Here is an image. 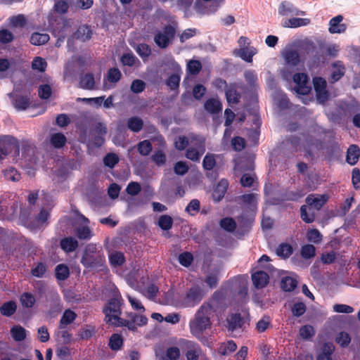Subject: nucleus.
Listing matches in <instances>:
<instances>
[{
	"instance_id": "1",
	"label": "nucleus",
	"mask_w": 360,
	"mask_h": 360,
	"mask_svg": "<svg viewBox=\"0 0 360 360\" xmlns=\"http://www.w3.org/2000/svg\"><path fill=\"white\" fill-rule=\"evenodd\" d=\"M79 141L82 143H87L94 147L99 148L105 143L104 136L107 134V128L102 122H97L92 127L89 131L84 127L79 126Z\"/></svg>"
},
{
	"instance_id": "2",
	"label": "nucleus",
	"mask_w": 360,
	"mask_h": 360,
	"mask_svg": "<svg viewBox=\"0 0 360 360\" xmlns=\"http://www.w3.org/2000/svg\"><path fill=\"white\" fill-rule=\"evenodd\" d=\"M105 262V256L101 249L93 243L86 245L81 259V263L84 267L98 268L103 266Z\"/></svg>"
},
{
	"instance_id": "3",
	"label": "nucleus",
	"mask_w": 360,
	"mask_h": 360,
	"mask_svg": "<svg viewBox=\"0 0 360 360\" xmlns=\"http://www.w3.org/2000/svg\"><path fill=\"white\" fill-rule=\"evenodd\" d=\"M205 307H200L195 314V317L189 323L191 333L195 338L200 337L204 331L211 328L212 316L209 312L205 313Z\"/></svg>"
},
{
	"instance_id": "4",
	"label": "nucleus",
	"mask_w": 360,
	"mask_h": 360,
	"mask_svg": "<svg viewBox=\"0 0 360 360\" xmlns=\"http://www.w3.org/2000/svg\"><path fill=\"white\" fill-rule=\"evenodd\" d=\"M71 28L70 20L61 15L50 14L48 17V30L59 40H65Z\"/></svg>"
},
{
	"instance_id": "5",
	"label": "nucleus",
	"mask_w": 360,
	"mask_h": 360,
	"mask_svg": "<svg viewBox=\"0 0 360 360\" xmlns=\"http://www.w3.org/2000/svg\"><path fill=\"white\" fill-rule=\"evenodd\" d=\"M121 305V299L118 297H112L108 300L107 304L103 309L106 323L117 327V323L121 322L122 319L120 317Z\"/></svg>"
},
{
	"instance_id": "6",
	"label": "nucleus",
	"mask_w": 360,
	"mask_h": 360,
	"mask_svg": "<svg viewBox=\"0 0 360 360\" xmlns=\"http://www.w3.org/2000/svg\"><path fill=\"white\" fill-rule=\"evenodd\" d=\"M201 307H205V313L209 312L212 316L220 314L226 307L225 293L220 290L215 291L210 300Z\"/></svg>"
},
{
	"instance_id": "7",
	"label": "nucleus",
	"mask_w": 360,
	"mask_h": 360,
	"mask_svg": "<svg viewBox=\"0 0 360 360\" xmlns=\"http://www.w3.org/2000/svg\"><path fill=\"white\" fill-rule=\"evenodd\" d=\"M20 145L14 136L6 135L0 136V160H3L10 153L19 155Z\"/></svg>"
},
{
	"instance_id": "8",
	"label": "nucleus",
	"mask_w": 360,
	"mask_h": 360,
	"mask_svg": "<svg viewBox=\"0 0 360 360\" xmlns=\"http://www.w3.org/2000/svg\"><path fill=\"white\" fill-rule=\"evenodd\" d=\"M191 141L195 142L199 150L190 147L186 150V158L193 161L199 162L205 151V139L201 136L193 134L190 136Z\"/></svg>"
},
{
	"instance_id": "9",
	"label": "nucleus",
	"mask_w": 360,
	"mask_h": 360,
	"mask_svg": "<svg viewBox=\"0 0 360 360\" xmlns=\"http://www.w3.org/2000/svg\"><path fill=\"white\" fill-rule=\"evenodd\" d=\"M305 192L303 188H296L290 190L286 188L282 191L277 197L274 198L275 205H281L286 201L297 202L304 196Z\"/></svg>"
},
{
	"instance_id": "10",
	"label": "nucleus",
	"mask_w": 360,
	"mask_h": 360,
	"mask_svg": "<svg viewBox=\"0 0 360 360\" xmlns=\"http://www.w3.org/2000/svg\"><path fill=\"white\" fill-rule=\"evenodd\" d=\"M176 34V29L171 25L164 27L163 32H158L154 36L155 44L161 49L167 48L170 41L174 38Z\"/></svg>"
},
{
	"instance_id": "11",
	"label": "nucleus",
	"mask_w": 360,
	"mask_h": 360,
	"mask_svg": "<svg viewBox=\"0 0 360 360\" xmlns=\"http://www.w3.org/2000/svg\"><path fill=\"white\" fill-rule=\"evenodd\" d=\"M129 319H122L120 323H117V327L125 326L129 330H134L138 326H143L148 322V319L143 315H139L136 313H130Z\"/></svg>"
},
{
	"instance_id": "12",
	"label": "nucleus",
	"mask_w": 360,
	"mask_h": 360,
	"mask_svg": "<svg viewBox=\"0 0 360 360\" xmlns=\"http://www.w3.org/2000/svg\"><path fill=\"white\" fill-rule=\"evenodd\" d=\"M203 292L199 286L191 288L186 292L184 297L186 307H193L200 302L203 298Z\"/></svg>"
},
{
	"instance_id": "13",
	"label": "nucleus",
	"mask_w": 360,
	"mask_h": 360,
	"mask_svg": "<svg viewBox=\"0 0 360 360\" xmlns=\"http://www.w3.org/2000/svg\"><path fill=\"white\" fill-rule=\"evenodd\" d=\"M309 78L305 73H295L293 75V82L297 84L295 91L301 95H307L310 92L311 88L307 86Z\"/></svg>"
},
{
	"instance_id": "14",
	"label": "nucleus",
	"mask_w": 360,
	"mask_h": 360,
	"mask_svg": "<svg viewBox=\"0 0 360 360\" xmlns=\"http://www.w3.org/2000/svg\"><path fill=\"white\" fill-rule=\"evenodd\" d=\"M313 84L317 100L321 103L326 101L328 98L326 81L322 77H315Z\"/></svg>"
},
{
	"instance_id": "15",
	"label": "nucleus",
	"mask_w": 360,
	"mask_h": 360,
	"mask_svg": "<svg viewBox=\"0 0 360 360\" xmlns=\"http://www.w3.org/2000/svg\"><path fill=\"white\" fill-rule=\"evenodd\" d=\"M328 200V196L326 194H309L305 199L306 203L316 210H320Z\"/></svg>"
},
{
	"instance_id": "16",
	"label": "nucleus",
	"mask_w": 360,
	"mask_h": 360,
	"mask_svg": "<svg viewBox=\"0 0 360 360\" xmlns=\"http://www.w3.org/2000/svg\"><path fill=\"white\" fill-rule=\"evenodd\" d=\"M244 324V319L240 313L229 314L226 318V328L229 331L240 329Z\"/></svg>"
},
{
	"instance_id": "17",
	"label": "nucleus",
	"mask_w": 360,
	"mask_h": 360,
	"mask_svg": "<svg viewBox=\"0 0 360 360\" xmlns=\"http://www.w3.org/2000/svg\"><path fill=\"white\" fill-rule=\"evenodd\" d=\"M343 17L341 15H336L329 21L328 31L331 34H341L345 32L347 25L341 23Z\"/></svg>"
},
{
	"instance_id": "18",
	"label": "nucleus",
	"mask_w": 360,
	"mask_h": 360,
	"mask_svg": "<svg viewBox=\"0 0 360 360\" xmlns=\"http://www.w3.org/2000/svg\"><path fill=\"white\" fill-rule=\"evenodd\" d=\"M278 13L281 15H304V12L300 11L293 4L288 1H283L278 7Z\"/></svg>"
},
{
	"instance_id": "19",
	"label": "nucleus",
	"mask_w": 360,
	"mask_h": 360,
	"mask_svg": "<svg viewBox=\"0 0 360 360\" xmlns=\"http://www.w3.org/2000/svg\"><path fill=\"white\" fill-rule=\"evenodd\" d=\"M252 280L257 289H262L268 284L269 276L265 271H258L252 274Z\"/></svg>"
},
{
	"instance_id": "20",
	"label": "nucleus",
	"mask_w": 360,
	"mask_h": 360,
	"mask_svg": "<svg viewBox=\"0 0 360 360\" xmlns=\"http://www.w3.org/2000/svg\"><path fill=\"white\" fill-rule=\"evenodd\" d=\"M229 187V181L226 179H222L217 184L212 193V197L217 202L220 201L225 195Z\"/></svg>"
},
{
	"instance_id": "21",
	"label": "nucleus",
	"mask_w": 360,
	"mask_h": 360,
	"mask_svg": "<svg viewBox=\"0 0 360 360\" xmlns=\"http://www.w3.org/2000/svg\"><path fill=\"white\" fill-rule=\"evenodd\" d=\"M333 71L330 75V82L335 83L339 81L345 74V67L342 61H336L333 63Z\"/></svg>"
},
{
	"instance_id": "22",
	"label": "nucleus",
	"mask_w": 360,
	"mask_h": 360,
	"mask_svg": "<svg viewBox=\"0 0 360 360\" xmlns=\"http://www.w3.org/2000/svg\"><path fill=\"white\" fill-rule=\"evenodd\" d=\"M334 351L335 346L332 342H325L316 356V360H333L332 356Z\"/></svg>"
},
{
	"instance_id": "23",
	"label": "nucleus",
	"mask_w": 360,
	"mask_h": 360,
	"mask_svg": "<svg viewBox=\"0 0 360 360\" xmlns=\"http://www.w3.org/2000/svg\"><path fill=\"white\" fill-rule=\"evenodd\" d=\"M79 87L83 89L93 90L96 89L94 75L91 72L86 73L80 77Z\"/></svg>"
},
{
	"instance_id": "24",
	"label": "nucleus",
	"mask_w": 360,
	"mask_h": 360,
	"mask_svg": "<svg viewBox=\"0 0 360 360\" xmlns=\"http://www.w3.org/2000/svg\"><path fill=\"white\" fill-rule=\"evenodd\" d=\"M77 317V314L70 309H65L60 318L58 324L60 330L65 329L66 326L71 324Z\"/></svg>"
},
{
	"instance_id": "25",
	"label": "nucleus",
	"mask_w": 360,
	"mask_h": 360,
	"mask_svg": "<svg viewBox=\"0 0 360 360\" xmlns=\"http://www.w3.org/2000/svg\"><path fill=\"white\" fill-rule=\"evenodd\" d=\"M13 104L18 110H25L30 105V98L27 95L16 94L13 99Z\"/></svg>"
},
{
	"instance_id": "26",
	"label": "nucleus",
	"mask_w": 360,
	"mask_h": 360,
	"mask_svg": "<svg viewBox=\"0 0 360 360\" xmlns=\"http://www.w3.org/2000/svg\"><path fill=\"white\" fill-rule=\"evenodd\" d=\"M360 149L357 145L349 146L347 151L346 162L350 165H354L359 161Z\"/></svg>"
},
{
	"instance_id": "27",
	"label": "nucleus",
	"mask_w": 360,
	"mask_h": 360,
	"mask_svg": "<svg viewBox=\"0 0 360 360\" xmlns=\"http://www.w3.org/2000/svg\"><path fill=\"white\" fill-rule=\"evenodd\" d=\"M60 248L65 252H74L78 248V241L72 236L65 237L60 240Z\"/></svg>"
},
{
	"instance_id": "28",
	"label": "nucleus",
	"mask_w": 360,
	"mask_h": 360,
	"mask_svg": "<svg viewBox=\"0 0 360 360\" xmlns=\"http://www.w3.org/2000/svg\"><path fill=\"white\" fill-rule=\"evenodd\" d=\"M204 107L205 110L211 114H217L222 110L221 103L213 98L207 99L204 104Z\"/></svg>"
},
{
	"instance_id": "29",
	"label": "nucleus",
	"mask_w": 360,
	"mask_h": 360,
	"mask_svg": "<svg viewBox=\"0 0 360 360\" xmlns=\"http://www.w3.org/2000/svg\"><path fill=\"white\" fill-rule=\"evenodd\" d=\"M124 345V339L119 333H113L110 335L108 342V347L112 351L120 350Z\"/></svg>"
},
{
	"instance_id": "30",
	"label": "nucleus",
	"mask_w": 360,
	"mask_h": 360,
	"mask_svg": "<svg viewBox=\"0 0 360 360\" xmlns=\"http://www.w3.org/2000/svg\"><path fill=\"white\" fill-rule=\"evenodd\" d=\"M285 63L292 67L298 65L300 63V56L295 50H288L284 54Z\"/></svg>"
},
{
	"instance_id": "31",
	"label": "nucleus",
	"mask_w": 360,
	"mask_h": 360,
	"mask_svg": "<svg viewBox=\"0 0 360 360\" xmlns=\"http://www.w3.org/2000/svg\"><path fill=\"white\" fill-rule=\"evenodd\" d=\"M92 32L88 25H82L74 33L75 38L86 41L91 38Z\"/></svg>"
},
{
	"instance_id": "32",
	"label": "nucleus",
	"mask_w": 360,
	"mask_h": 360,
	"mask_svg": "<svg viewBox=\"0 0 360 360\" xmlns=\"http://www.w3.org/2000/svg\"><path fill=\"white\" fill-rule=\"evenodd\" d=\"M237 349V345L233 340H229L222 342L217 349V352L222 356H227L235 352Z\"/></svg>"
},
{
	"instance_id": "33",
	"label": "nucleus",
	"mask_w": 360,
	"mask_h": 360,
	"mask_svg": "<svg viewBox=\"0 0 360 360\" xmlns=\"http://www.w3.org/2000/svg\"><path fill=\"white\" fill-rule=\"evenodd\" d=\"M10 333L13 339L16 342L24 340L27 336L26 330L20 325H15L11 327Z\"/></svg>"
},
{
	"instance_id": "34",
	"label": "nucleus",
	"mask_w": 360,
	"mask_h": 360,
	"mask_svg": "<svg viewBox=\"0 0 360 360\" xmlns=\"http://www.w3.org/2000/svg\"><path fill=\"white\" fill-rule=\"evenodd\" d=\"M326 155L328 160H338L340 156V148L338 142L330 143L326 148Z\"/></svg>"
},
{
	"instance_id": "35",
	"label": "nucleus",
	"mask_w": 360,
	"mask_h": 360,
	"mask_svg": "<svg viewBox=\"0 0 360 360\" xmlns=\"http://www.w3.org/2000/svg\"><path fill=\"white\" fill-rule=\"evenodd\" d=\"M188 347L191 349L186 354L187 360H198L201 352V349L198 344L190 341L188 342Z\"/></svg>"
},
{
	"instance_id": "36",
	"label": "nucleus",
	"mask_w": 360,
	"mask_h": 360,
	"mask_svg": "<svg viewBox=\"0 0 360 360\" xmlns=\"http://www.w3.org/2000/svg\"><path fill=\"white\" fill-rule=\"evenodd\" d=\"M49 39V35L46 33L34 32L31 35L30 41L33 45L40 46L47 43Z\"/></svg>"
},
{
	"instance_id": "37",
	"label": "nucleus",
	"mask_w": 360,
	"mask_h": 360,
	"mask_svg": "<svg viewBox=\"0 0 360 360\" xmlns=\"http://www.w3.org/2000/svg\"><path fill=\"white\" fill-rule=\"evenodd\" d=\"M67 141L65 136L63 133H55L51 136L50 143L55 148H63Z\"/></svg>"
},
{
	"instance_id": "38",
	"label": "nucleus",
	"mask_w": 360,
	"mask_h": 360,
	"mask_svg": "<svg viewBox=\"0 0 360 360\" xmlns=\"http://www.w3.org/2000/svg\"><path fill=\"white\" fill-rule=\"evenodd\" d=\"M55 276L58 281H65L70 276V269L66 264H60L56 266Z\"/></svg>"
},
{
	"instance_id": "39",
	"label": "nucleus",
	"mask_w": 360,
	"mask_h": 360,
	"mask_svg": "<svg viewBox=\"0 0 360 360\" xmlns=\"http://www.w3.org/2000/svg\"><path fill=\"white\" fill-rule=\"evenodd\" d=\"M143 127V120L138 117H131L127 120V127L133 132H139Z\"/></svg>"
},
{
	"instance_id": "40",
	"label": "nucleus",
	"mask_w": 360,
	"mask_h": 360,
	"mask_svg": "<svg viewBox=\"0 0 360 360\" xmlns=\"http://www.w3.org/2000/svg\"><path fill=\"white\" fill-rule=\"evenodd\" d=\"M297 280L290 276L283 278L281 281V288L285 292H291L294 290L297 287Z\"/></svg>"
},
{
	"instance_id": "41",
	"label": "nucleus",
	"mask_w": 360,
	"mask_h": 360,
	"mask_svg": "<svg viewBox=\"0 0 360 360\" xmlns=\"http://www.w3.org/2000/svg\"><path fill=\"white\" fill-rule=\"evenodd\" d=\"M109 262L113 266H120L125 262V257L122 252L115 251L109 255Z\"/></svg>"
},
{
	"instance_id": "42",
	"label": "nucleus",
	"mask_w": 360,
	"mask_h": 360,
	"mask_svg": "<svg viewBox=\"0 0 360 360\" xmlns=\"http://www.w3.org/2000/svg\"><path fill=\"white\" fill-rule=\"evenodd\" d=\"M309 22V18H292L285 22V27L295 28L307 25Z\"/></svg>"
},
{
	"instance_id": "43",
	"label": "nucleus",
	"mask_w": 360,
	"mask_h": 360,
	"mask_svg": "<svg viewBox=\"0 0 360 360\" xmlns=\"http://www.w3.org/2000/svg\"><path fill=\"white\" fill-rule=\"evenodd\" d=\"M16 304L13 301H9L4 303L0 307V313L6 316H11L16 311Z\"/></svg>"
},
{
	"instance_id": "44",
	"label": "nucleus",
	"mask_w": 360,
	"mask_h": 360,
	"mask_svg": "<svg viewBox=\"0 0 360 360\" xmlns=\"http://www.w3.org/2000/svg\"><path fill=\"white\" fill-rule=\"evenodd\" d=\"M226 97L228 103L237 104L241 98L240 94L234 87H229L226 90Z\"/></svg>"
},
{
	"instance_id": "45",
	"label": "nucleus",
	"mask_w": 360,
	"mask_h": 360,
	"mask_svg": "<svg viewBox=\"0 0 360 360\" xmlns=\"http://www.w3.org/2000/svg\"><path fill=\"white\" fill-rule=\"evenodd\" d=\"M120 61L124 66L128 67H133L136 63L140 64L139 60L132 53H124L120 58Z\"/></svg>"
},
{
	"instance_id": "46",
	"label": "nucleus",
	"mask_w": 360,
	"mask_h": 360,
	"mask_svg": "<svg viewBox=\"0 0 360 360\" xmlns=\"http://www.w3.org/2000/svg\"><path fill=\"white\" fill-rule=\"evenodd\" d=\"M20 302L22 307L25 308H32L34 305L36 300L31 292H23L20 295Z\"/></svg>"
},
{
	"instance_id": "47",
	"label": "nucleus",
	"mask_w": 360,
	"mask_h": 360,
	"mask_svg": "<svg viewBox=\"0 0 360 360\" xmlns=\"http://www.w3.org/2000/svg\"><path fill=\"white\" fill-rule=\"evenodd\" d=\"M173 223L174 221L172 217L168 214H163L160 217L158 225L161 229L168 231L172 229Z\"/></svg>"
},
{
	"instance_id": "48",
	"label": "nucleus",
	"mask_w": 360,
	"mask_h": 360,
	"mask_svg": "<svg viewBox=\"0 0 360 360\" xmlns=\"http://www.w3.org/2000/svg\"><path fill=\"white\" fill-rule=\"evenodd\" d=\"M219 225L224 230L230 233L233 232L237 226L235 220L231 217L221 219L219 221Z\"/></svg>"
},
{
	"instance_id": "49",
	"label": "nucleus",
	"mask_w": 360,
	"mask_h": 360,
	"mask_svg": "<svg viewBox=\"0 0 360 360\" xmlns=\"http://www.w3.org/2000/svg\"><path fill=\"white\" fill-rule=\"evenodd\" d=\"M136 148L139 154L143 156L148 155L153 150V146L149 140L140 141Z\"/></svg>"
},
{
	"instance_id": "50",
	"label": "nucleus",
	"mask_w": 360,
	"mask_h": 360,
	"mask_svg": "<svg viewBox=\"0 0 360 360\" xmlns=\"http://www.w3.org/2000/svg\"><path fill=\"white\" fill-rule=\"evenodd\" d=\"M76 235L81 240H89L91 236V231L87 226H79L76 229Z\"/></svg>"
},
{
	"instance_id": "51",
	"label": "nucleus",
	"mask_w": 360,
	"mask_h": 360,
	"mask_svg": "<svg viewBox=\"0 0 360 360\" xmlns=\"http://www.w3.org/2000/svg\"><path fill=\"white\" fill-rule=\"evenodd\" d=\"M47 271V265L44 262H38L31 269V274L37 278H42Z\"/></svg>"
},
{
	"instance_id": "52",
	"label": "nucleus",
	"mask_w": 360,
	"mask_h": 360,
	"mask_svg": "<svg viewBox=\"0 0 360 360\" xmlns=\"http://www.w3.org/2000/svg\"><path fill=\"white\" fill-rule=\"evenodd\" d=\"M181 77L178 73H173L169 76L165 83L172 90H176L179 89L180 84Z\"/></svg>"
},
{
	"instance_id": "53",
	"label": "nucleus",
	"mask_w": 360,
	"mask_h": 360,
	"mask_svg": "<svg viewBox=\"0 0 360 360\" xmlns=\"http://www.w3.org/2000/svg\"><path fill=\"white\" fill-rule=\"evenodd\" d=\"M178 261L184 267H188L193 261V255L190 252H184L178 257Z\"/></svg>"
},
{
	"instance_id": "54",
	"label": "nucleus",
	"mask_w": 360,
	"mask_h": 360,
	"mask_svg": "<svg viewBox=\"0 0 360 360\" xmlns=\"http://www.w3.org/2000/svg\"><path fill=\"white\" fill-rule=\"evenodd\" d=\"M335 342L340 347H347L351 342V337L347 332L342 331L337 335Z\"/></svg>"
},
{
	"instance_id": "55",
	"label": "nucleus",
	"mask_w": 360,
	"mask_h": 360,
	"mask_svg": "<svg viewBox=\"0 0 360 360\" xmlns=\"http://www.w3.org/2000/svg\"><path fill=\"white\" fill-rule=\"evenodd\" d=\"M292 248L288 243H281L276 250V253L278 256L284 258L289 257L292 254Z\"/></svg>"
},
{
	"instance_id": "56",
	"label": "nucleus",
	"mask_w": 360,
	"mask_h": 360,
	"mask_svg": "<svg viewBox=\"0 0 360 360\" xmlns=\"http://www.w3.org/2000/svg\"><path fill=\"white\" fill-rule=\"evenodd\" d=\"M180 356V350L177 347H169L165 354L162 356L163 360H177Z\"/></svg>"
},
{
	"instance_id": "57",
	"label": "nucleus",
	"mask_w": 360,
	"mask_h": 360,
	"mask_svg": "<svg viewBox=\"0 0 360 360\" xmlns=\"http://www.w3.org/2000/svg\"><path fill=\"white\" fill-rule=\"evenodd\" d=\"M200 209V202L198 199H193L186 206L185 211L191 216H195Z\"/></svg>"
},
{
	"instance_id": "58",
	"label": "nucleus",
	"mask_w": 360,
	"mask_h": 360,
	"mask_svg": "<svg viewBox=\"0 0 360 360\" xmlns=\"http://www.w3.org/2000/svg\"><path fill=\"white\" fill-rule=\"evenodd\" d=\"M122 73L117 68H110L107 73V79L110 83H117L120 80Z\"/></svg>"
},
{
	"instance_id": "59",
	"label": "nucleus",
	"mask_w": 360,
	"mask_h": 360,
	"mask_svg": "<svg viewBox=\"0 0 360 360\" xmlns=\"http://www.w3.org/2000/svg\"><path fill=\"white\" fill-rule=\"evenodd\" d=\"M136 51L139 56L144 60L151 54V48L148 44L142 43L137 46Z\"/></svg>"
},
{
	"instance_id": "60",
	"label": "nucleus",
	"mask_w": 360,
	"mask_h": 360,
	"mask_svg": "<svg viewBox=\"0 0 360 360\" xmlns=\"http://www.w3.org/2000/svg\"><path fill=\"white\" fill-rule=\"evenodd\" d=\"M307 240L314 243H319L322 240V235L316 229H309L307 232Z\"/></svg>"
},
{
	"instance_id": "61",
	"label": "nucleus",
	"mask_w": 360,
	"mask_h": 360,
	"mask_svg": "<svg viewBox=\"0 0 360 360\" xmlns=\"http://www.w3.org/2000/svg\"><path fill=\"white\" fill-rule=\"evenodd\" d=\"M300 217L307 224L312 223L315 220V214L307 212V207L303 205L300 207Z\"/></svg>"
},
{
	"instance_id": "62",
	"label": "nucleus",
	"mask_w": 360,
	"mask_h": 360,
	"mask_svg": "<svg viewBox=\"0 0 360 360\" xmlns=\"http://www.w3.org/2000/svg\"><path fill=\"white\" fill-rule=\"evenodd\" d=\"M187 70L191 75H198L202 70V64L199 60H191L187 64Z\"/></svg>"
},
{
	"instance_id": "63",
	"label": "nucleus",
	"mask_w": 360,
	"mask_h": 360,
	"mask_svg": "<svg viewBox=\"0 0 360 360\" xmlns=\"http://www.w3.org/2000/svg\"><path fill=\"white\" fill-rule=\"evenodd\" d=\"M47 67L46 61L41 57H35L32 63V68L43 72Z\"/></svg>"
},
{
	"instance_id": "64",
	"label": "nucleus",
	"mask_w": 360,
	"mask_h": 360,
	"mask_svg": "<svg viewBox=\"0 0 360 360\" xmlns=\"http://www.w3.org/2000/svg\"><path fill=\"white\" fill-rule=\"evenodd\" d=\"M119 162V157L115 153H108L103 158V163L109 168H113Z\"/></svg>"
}]
</instances>
